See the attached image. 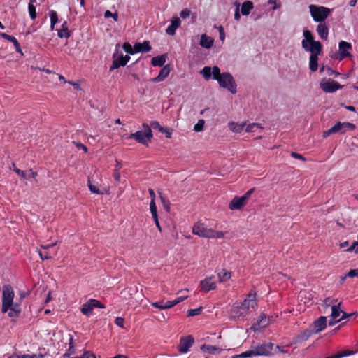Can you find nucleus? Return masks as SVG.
Listing matches in <instances>:
<instances>
[{"mask_svg": "<svg viewBox=\"0 0 358 358\" xmlns=\"http://www.w3.org/2000/svg\"><path fill=\"white\" fill-rule=\"evenodd\" d=\"M200 73L205 80H208L211 78L218 82L220 87L227 89L232 94L236 93V85L233 76L229 73H221L218 66H204Z\"/></svg>", "mask_w": 358, "mask_h": 358, "instance_id": "obj_1", "label": "nucleus"}, {"mask_svg": "<svg viewBox=\"0 0 358 358\" xmlns=\"http://www.w3.org/2000/svg\"><path fill=\"white\" fill-rule=\"evenodd\" d=\"M14 296L13 287L10 285L3 286L1 311L3 313H8L10 317H17L21 313L20 304L13 302Z\"/></svg>", "mask_w": 358, "mask_h": 358, "instance_id": "obj_2", "label": "nucleus"}, {"mask_svg": "<svg viewBox=\"0 0 358 358\" xmlns=\"http://www.w3.org/2000/svg\"><path fill=\"white\" fill-rule=\"evenodd\" d=\"M303 36L304 39L301 42L303 48L306 51L310 52V55H320L322 51V43L314 40L313 34L309 30L303 31Z\"/></svg>", "mask_w": 358, "mask_h": 358, "instance_id": "obj_3", "label": "nucleus"}, {"mask_svg": "<svg viewBox=\"0 0 358 358\" xmlns=\"http://www.w3.org/2000/svg\"><path fill=\"white\" fill-rule=\"evenodd\" d=\"M192 232L201 237L208 238H221L224 236L223 232L208 229L203 223L200 222L194 225L192 227Z\"/></svg>", "mask_w": 358, "mask_h": 358, "instance_id": "obj_4", "label": "nucleus"}, {"mask_svg": "<svg viewBox=\"0 0 358 358\" xmlns=\"http://www.w3.org/2000/svg\"><path fill=\"white\" fill-rule=\"evenodd\" d=\"M273 317L264 313H261L252 322L250 329L255 333H262L265 329L272 322Z\"/></svg>", "mask_w": 358, "mask_h": 358, "instance_id": "obj_5", "label": "nucleus"}, {"mask_svg": "<svg viewBox=\"0 0 358 358\" xmlns=\"http://www.w3.org/2000/svg\"><path fill=\"white\" fill-rule=\"evenodd\" d=\"M356 126L350 122H337L333 127L323 132V138H327L334 134H344L347 131L354 130Z\"/></svg>", "mask_w": 358, "mask_h": 358, "instance_id": "obj_6", "label": "nucleus"}, {"mask_svg": "<svg viewBox=\"0 0 358 358\" xmlns=\"http://www.w3.org/2000/svg\"><path fill=\"white\" fill-rule=\"evenodd\" d=\"M144 131H138L135 133L131 134L129 138L135 139L137 142L143 145H147L148 142L150 141L152 138V132L150 127L144 124Z\"/></svg>", "mask_w": 358, "mask_h": 358, "instance_id": "obj_7", "label": "nucleus"}, {"mask_svg": "<svg viewBox=\"0 0 358 358\" xmlns=\"http://www.w3.org/2000/svg\"><path fill=\"white\" fill-rule=\"evenodd\" d=\"M310 12L312 17L315 22H322L329 16L331 10L329 8L324 6H317L315 5L309 6Z\"/></svg>", "mask_w": 358, "mask_h": 358, "instance_id": "obj_8", "label": "nucleus"}, {"mask_svg": "<svg viewBox=\"0 0 358 358\" xmlns=\"http://www.w3.org/2000/svg\"><path fill=\"white\" fill-rule=\"evenodd\" d=\"M273 347V344L271 343L259 345L255 347L254 349L248 350V358L254 355L268 356L271 355Z\"/></svg>", "mask_w": 358, "mask_h": 358, "instance_id": "obj_9", "label": "nucleus"}, {"mask_svg": "<svg viewBox=\"0 0 358 358\" xmlns=\"http://www.w3.org/2000/svg\"><path fill=\"white\" fill-rule=\"evenodd\" d=\"M352 48V46L350 43L345 41H340L338 43L339 52L336 57V59L341 61L346 57H352V55L349 52V50H351Z\"/></svg>", "mask_w": 358, "mask_h": 358, "instance_id": "obj_10", "label": "nucleus"}, {"mask_svg": "<svg viewBox=\"0 0 358 358\" xmlns=\"http://www.w3.org/2000/svg\"><path fill=\"white\" fill-rule=\"evenodd\" d=\"M320 87L324 92L327 93L335 92L338 90H340L343 87V86L338 82L332 80H322L320 83Z\"/></svg>", "mask_w": 358, "mask_h": 358, "instance_id": "obj_11", "label": "nucleus"}, {"mask_svg": "<svg viewBox=\"0 0 358 358\" xmlns=\"http://www.w3.org/2000/svg\"><path fill=\"white\" fill-rule=\"evenodd\" d=\"M246 203V193L241 196H235L229 203V208L232 210H240Z\"/></svg>", "mask_w": 358, "mask_h": 358, "instance_id": "obj_12", "label": "nucleus"}, {"mask_svg": "<svg viewBox=\"0 0 358 358\" xmlns=\"http://www.w3.org/2000/svg\"><path fill=\"white\" fill-rule=\"evenodd\" d=\"M248 297V313L250 311H256L257 307V293L255 291L251 290L247 295Z\"/></svg>", "mask_w": 358, "mask_h": 358, "instance_id": "obj_13", "label": "nucleus"}, {"mask_svg": "<svg viewBox=\"0 0 358 358\" xmlns=\"http://www.w3.org/2000/svg\"><path fill=\"white\" fill-rule=\"evenodd\" d=\"M310 327L315 334L322 331L327 327V317L320 316Z\"/></svg>", "mask_w": 358, "mask_h": 358, "instance_id": "obj_14", "label": "nucleus"}, {"mask_svg": "<svg viewBox=\"0 0 358 358\" xmlns=\"http://www.w3.org/2000/svg\"><path fill=\"white\" fill-rule=\"evenodd\" d=\"M194 343V338L189 336L182 338L178 345V350L181 353L187 352Z\"/></svg>", "mask_w": 358, "mask_h": 358, "instance_id": "obj_15", "label": "nucleus"}, {"mask_svg": "<svg viewBox=\"0 0 358 358\" xmlns=\"http://www.w3.org/2000/svg\"><path fill=\"white\" fill-rule=\"evenodd\" d=\"M181 21L179 17H174L171 20V24L166 28V33L168 35L173 36L176 30L180 27Z\"/></svg>", "mask_w": 358, "mask_h": 358, "instance_id": "obj_16", "label": "nucleus"}, {"mask_svg": "<svg viewBox=\"0 0 358 358\" xmlns=\"http://www.w3.org/2000/svg\"><path fill=\"white\" fill-rule=\"evenodd\" d=\"M0 36L4 39H6V40L10 41L12 43V44H13L16 52L20 53L21 55H23L20 43L14 36H13L11 35H8L4 32H0Z\"/></svg>", "mask_w": 358, "mask_h": 358, "instance_id": "obj_17", "label": "nucleus"}, {"mask_svg": "<svg viewBox=\"0 0 358 358\" xmlns=\"http://www.w3.org/2000/svg\"><path fill=\"white\" fill-rule=\"evenodd\" d=\"M120 59H122V62H119L117 60L113 61V64L110 67V71H112L116 69H118L120 66H124L129 61L130 57L129 55H123V53L120 52Z\"/></svg>", "mask_w": 358, "mask_h": 358, "instance_id": "obj_18", "label": "nucleus"}, {"mask_svg": "<svg viewBox=\"0 0 358 358\" xmlns=\"http://www.w3.org/2000/svg\"><path fill=\"white\" fill-rule=\"evenodd\" d=\"M201 289L205 292H208L210 290L215 289L216 286L214 282H212V278H206L201 281Z\"/></svg>", "mask_w": 358, "mask_h": 358, "instance_id": "obj_19", "label": "nucleus"}, {"mask_svg": "<svg viewBox=\"0 0 358 358\" xmlns=\"http://www.w3.org/2000/svg\"><path fill=\"white\" fill-rule=\"evenodd\" d=\"M152 47L150 45V42L148 41H145L143 43H135V51L136 53L138 52H148L151 50Z\"/></svg>", "mask_w": 358, "mask_h": 358, "instance_id": "obj_20", "label": "nucleus"}, {"mask_svg": "<svg viewBox=\"0 0 358 358\" xmlns=\"http://www.w3.org/2000/svg\"><path fill=\"white\" fill-rule=\"evenodd\" d=\"M170 73V67L169 65H165L160 70L158 76L152 79V82L159 83L164 80Z\"/></svg>", "mask_w": 358, "mask_h": 358, "instance_id": "obj_21", "label": "nucleus"}, {"mask_svg": "<svg viewBox=\"0 0 358 358\" xmlns=\"http://www.w3.org/2000/svg\"><path fill=\"white\" fill-rule=\"evenodd\" d=\"M200 45L205 48H210L213 45V40L208 36L206 34H203L201 36V40L199 43Z\"/></svg>", "mask_w": 358, "mask_h": 358, "instance_id": "obj_22", "label": "nucleus"}, {"mask_svg": "<svg viewBox=\"0 0 358 358\" xmlns=\"http://www.w3.org/2000/svg\"><path fill=\"white\" fill-rule=\"evenodd\" d=\"M259 130V134L256 137H254V138H261L262 136V131H263V127L258 123H252L248 124V133H252L255 131Z\"/></svg>", "mask_w": 358, "mask_h": 358, "instance_id": "obj_23", "label": "nucleus"}, {"mask_svg": "<svg viewBox=\"0 0 358 358\" xmlns=\"http://www.w3.org/2000/svg\"><path fill=\"white\" fill-rule=\"evenodd\" d=\"M317 32L322 39H327L329 29L325 24H319L317 27Z\"/></svg>", "mask_w": 358, "mask_h": 358, "instance_id": "obj_24", "label": "nucleus"}, {"mask_svg": "<svg viewBox=\"0 0 358 358\" xmlns=\"http://www.w3.org/2000/svg\"><path fill=\"white\" fill-rule=\"evenodd\" d=\"M93 309L94 307L92 305L91 299H90L83 305L80 312L86 316H90L92 314Z\"/></svg>", "mask_w": 358, "mask_h": 358, "instance_id": "obj_25", "label": "nucleus"}, {"mask_svg": "<svg viewBox=\"0 0 358 358\" xmlns=\"http://www.w3.org/2000/svg\"><path fill=\"white\" fill-rule=\"evenodd\" d=\"M201 350L203 352H208L210 354H217L221 352L222 349L216 345H203L201 346Z\"/></svg>", "mask_w": 358, "mask_h": 358, "instance_id": "obj_26", "label": "nucleus"}, {"mask_svg": "<svg viewBox=\"0 0 358 358\" xmlns=\"http://www.w3.org/2000/svg\"><path fill=\"white\" fill-rule=\"evenodd\" d=\"M334 304L331 306V317L334 319H336L340 314L341 313L342 310L340 308V306L341 304V302H339L338 304H336L337 302V299H334L331 301Z\"/></svg>", "mask_w": 358, "mask_h": 358, "instance_id": "obj_27", "label": "nucleus"}, {"mask_svg": "<svg viewBox=\"0 0 358 358\" xmlns=\"http://www.w3.org/2000/svg\"><path fill=\"white\" fill-rule=\"evenodd\" d=\"M57 35L61 38H68L71 36V34L68 29V24H67L66 21H64L62 23V29L60 30H58Z\"/></svg>", "mask_w": 358, "mask_h": 358, "instance_id": "obj_28", "label": "nucleus"}, {"mask_svg": "<svg viewBox=\"0 0 358 358\" xmlns=\"http://www.w3.org/2000/svg\"><path fill=\"white\" fill-rule=\"evenodd\" d=\"M318 56L316 54L310 55L309 58V68L313 72H315L318 69Z\"/></svg>", "mask_w": 358, "mask_h": 358, "instance_id": "obj_29", "label": "nucleus"}, {"mask_svg": "<svg viewBox=\"0 0 358 358\" xmlns=\"http://www.w3.org/2000/svg\"><path fill=\"white\" fill-rule=\"evenodd\" d=\"M166 56L165 55L156 56L152 59L151 64L154 66H162L166 62Z\"/></svg>", "mask_w": 358, "mask_h": 358, "instance_id": "obj_30", "label": "nucleus"}, {"mask_svg": "<svg viewBox=\"0 0 358 358\" xmlns=\"http://www.w3.org/2000/svg\"><path fill=\"white\" fill-rule=\"evenodd\" d=\"M315 333L313 332V329L311 327H310L309 329H307L304 330L303 332H301L297 337V339L299 341H306L311 335L315 334Z\"/></svg>", "mask_w": 358, "mask_h": 358, "instance_id": "obj_31", "label": "nucleus"}, {"mask_svg": "<svg viewBox=\"0 0 358 358\" xmlns=\"http://www.w3.org/2000/svg\"><path fill=\"white\" fill-rule=\"evenodd\" d=\"M217 276L220 282H225L231 278V273L222 269L217 273Z\"/></svg>", "mask_w": 358, "mask_h": 358, "instance_id": "obj_32", "label": "nucleus"}, {"mask_svg": "<svg viewBox=\"0 0 358 358\" xmlns=\"http://www.w3.org/2000/svg\"><path fill=\"white\" fill-rule=\"evenodd\" d=\"M50 28L52 30L54 29L55 25L58 22V15L56 11L51 10H50Z\"/></svg>", "mask_w": 358, "mask_h": 358, "instance_id": "obj_33", "label": "nucleus"}, {"mask_svg": "<svg viewBox=\"0 0 358 358\" xmlns=\"http://www.w3.org/2000/svg\"><path fill=\"white\" fill-rule=\"evenodd\" d=\"M245 124V122H243L241 124L231 122V123H229V127H230V129L233 131H234V132H241V131H243Z\"/></svg>", "mask_w": 358, "mask_h": 358, "instance_id": "obj_34", "label": "nucleus"}, {"mask_svg": "<svg viewBox=\"0 0 358 358\" xmlns=\"http://www.w3.org/2000/svg\"><path fill=\"white\" fill-rule=\"evenodd\" d=\"M122 48L125 52L130 55H134L136 53L135 45L132 46L129 43L125 42L123 44Z\"/></svg>", "mask_w": 358, "mask_h": 358, "instance_id": "obj_35", "label": "nucleus"}, {"mask_svg": "<svg viewBox=\"0 0 358 358\" xmlns=\"http://www.w3.org/2000/svg\"><path fill=\"white\" fill-rule=\"evenodd\" d=\"M28 10L29 14L31 20H35L36 18V7L34 5L31 3H29L28 5Z\"/></svg>", "mask_w": 358, "mask_h": 358, "instance_id": "obj_36", "label": "nucleus"}, {"mask_svg": "<svg viewBox=\"0 0 358 358\" xmlns=\"http://www.w3.org/2000/svg\"><path fill=\"white\" fill-rule=\"evenodd\" d=\"M205 124V121L203 120H199L198 122L194 125V130L196 132H200L203 131Z\"/></svg>", "mask_w": 358, "mask_h": 358, "instance_id": "obj_37", "label": "nucleus"}, {"mask_svg": "<svg viewBox=\"0 0 358 358\" xmlns=\"http://www.w3.org/2000/svg\"><path fill=\"white\" fill-rule=\"evenodd\" d=\"M202 309H203L202 307H199V308H195V309H190L188 310L187 316L188 317H194L196 315H199L201 313Z\"/></svg>", "mask_w": 358, "mask_h": 358, "instance_id": "obj_38", "label": "nucleus"}, {"mask_svg": "<svg viewBox=\"0 0 358 358\" xmlns=\"http://www.w3.org/2000/svg\"><path fill=\"white\" fill-rule=\"evenodd\" d=\"M13 166L14 167L13 169V171L17 174L19 175L21 178H24V179H29V176H28V175L27 174L26 171H21L20 169H19L18 168H16L15 166V164H13Z\"/></svg>", "mask_w": 358, "mask_h": 358, "instance_id": "obj_39", "label": "nucleus"}, {"mask_svg": "<svg viewBox=\"0 0 358 358\" xmlns=\"http://www.w3.org/2000/svg\"><path fill=\"white\" fill-rule=\"evenodd\" d=\"M88 187H89L90 190V192L94 193V194H101V192L99 190V189L97 187H96L95 185H92L91 183L90 178H88Z\"/></svg>", "mask_w": 358, "mask_h": 358, "instance_id": "obj_40", "label": "nucleus"}, {"mask_svg": "<svg viewBox=\"0 0 358 358\" xmlns=\"http://www.w3.org/2000/svg\"><path fill=\"white\" fill-rule=\"evenodd\" d=\"M150 213L152 214V216L157 215V206H156V204H155V198H152L151 199V201H150Z\"/></svg>", "mask_w": 358, "mask_h": 358, "instance_id": "obj_41", "label": "nucleus"}, {"mask_svg": "<svg viewBox=\"0 0 358 358\" xmlns=\"http://www.w3.org/2000/svg\"><path fill=\"white\" fill-rule=\"evenodd\" d=\"M73 358H96L94 353L91 351L85 350L84 353L78 357H75Z\"/></svg>", "mask_w": 358, "mask_h": 358, "instance_id": "obj_42", "label": "nucleus"}, {"mask_svg": "<svg viewBox=\"0 0 358 358\" xmlns=\"http://www.w3.org/2000/svg\"><path fill=\"white\" fill-rule=\"evenodd\" d=\"M120 45L117 44L115 52L113 53V61L117 60L119 62H122V59H120V52L121 51L119 50Z\"/></svg>", "mask_w": 358, "mask_h": 358, "instance_id": "obj_43", "label": "nucleus"}, {"mask_svg": "<svg viewBox=\"0 0 358 358\" xmlns=\"http://www.w3.org/2000/svg\"><path fill=\"white\" fill-rule=\"evenodd\" d=\"M104 17L106 18H108V17H111L113 18V20L115 21H117L118 20V14H117V13H112L110 10H106L104 13Z\"/></svg>", "mask_w": 358, "mask_h": 358, "instance_id": "obj_44", "label": "nucleus"}, {"mask_svg": "<svg viewBox=\"0 0 358 358\" xmlns=\"http://www.w3.org/2000/svg\"><path fill=\"white\" fill-rule=\"evenodd\" d=\"M91 303H92V305L93 306L94 308H106L104 304H103L102 303H101L99 301H98L96 299H91Z\"/></svg>", "mask_w": 358, "mask_h": 358, "instance_id": "obj_45", "label": "nucleus"}, {"mask_svg": "<svg viewBox=\"0 0 358 358\" xmlns=\"http://www.w3.org/2000/svg\"><path fill=\"white\" fill-rule=\"evenodd\" d=\"M114 323L120 327L122 329H124V319L121 317H117L115 318Z\"/></svg>", "mask_w": 358, "mask_h": 358, "instance_id": "obj_46", "label": "nucleus"}, {"mask_svg": "<svg viewBox=\"0 0 358 358\" xmlns=\"http://www.w3.org/2000/svg\"><path fill=\"white\" fill-rule=\"evenodd\" d=\"M164 301H157V302H152L151 303V305L156 308H158V309H160V310H164Z\"/></svg>", "mask_w": 358, "mask_h": 358, "instance_id": "obj_47", "label": "nucleus"}, {"mask_svg": "<svg viewBox=\"0 0 358 358\" xmlns=\"http://www.w3.org/2000/svg\"><path fill=\"white\" fill-rule=\"evenodd\" d=\"M268 3L269 4H273V10H277L280 8L281 3L279 0H268Z\"/></svg>", "mask_w": 358, "mask_h": 358, "instance_id": "obj_48", "label": "nucleus"}, {"mask_svg": "<svg viewBox=\"0 0 358 358\" xmlns=\"http://www.w3.org/2000/svg\"><path fill=\"white\" fill-rule=\"evenodd\" d=\"M164 208L169 212L170 210V203L168 200L164 198L162 196H160Z\"/></svg>", "mask_w": 358, "mask_h": 358, "instance_id": "obj_49", "label": "nucleus"}, {"mask_svg": "<svg viewBox=\"0 0 358 358\" xmlns=\"http://www.w3.org/2000/svg\"><path fill=\"white\" fill-rule=\"evenodd\" d=\"M190 13L191 11L189 9L185 8L181 10L180 13V17L182 19H186L190 15Z\"/></svg>", "mask_w": 358, "mask_h": 358, "instance_id": "obj_50", "label": "nucleus"}, {"mask_svg": "<svg viewBox=\"0 0 358 358\" xmlns=\"http://www.w3.org/2000/svg\"><path fill=\"white\" fill-rule=\"evenodd\" d=\"M346 276H348V278H358V268L350 270V271L346 274Z\"/></svg>", "mask_w": 358, "mask_h": 358, "instance_id": "obj_51", "label": "nucleus"}, {"mask_svg": "<svg viewBox=\"0 0 358 358\" xmlns=\"http://www.w3.org/2000/svg\"><path fill=\"white\" fill-rule=\"evenodd\" d=\"M160 132L165 134L166 137L170 138L171 137L172 131L168 128H160Z\"/></svg>", "mask_w": 358, "mask_h": 358, "instance_id": "obj_52", "label": "nucleus"}, {"mask_svg": "<svg viewBox=\"0 0 358 358\" xmlns=\"http://www.w3.org/2000/svg\"><path fill=\"white\" fill-rule=\"evenodd\" d=\"M291 156L297 159H300V160H303V161L306 160V158L302 155L295 152H292Z\"/></svg>", "mask_w": 358, "mask_h": 358, "instance_id": "obj_53", "label": "nucleus"}, {"mask_svg": "<svg viewBox=\"0 0 358 358\" xmlns=\"http://www.w3.org/2000/svg\"><path fill=\"white\" fill-rule=\"evenodd\" d=\"M150 126L154 129H157L159 131H160V128H163V127H162L159 123L157 121H152L150 123Z\"/></svg>", "mask_w": 358, "mask_h": 358, "instance_id": "obj_54", "label": "nucleus"}, {"mask_svg": "<svg viewBox=\"0 0 358 358\" xmlns=\"http://www.w3.org/2000/svg\"><path fill=\"white\" fill-rule=\"evenodd\" d=\"M113 177H114V179L117 182H119L120 180V171H118L117 169H114Z\"/></svg>", "mask_w": 358, "mask_h": 358, "instance_id": "obj_55", "label": "nucleus"}, {"mask_svg": "<svg viewBox=\"0 0 358 358\" xmlns=\"http://www.w3.org/2000/svg\"><path fill=\"white\" fill-rule=\"evenodd\" d=\"M39 255L43 260L48 259L51 257L46 251L39 252Z\"/></svg>", "mask_w": 358, "mask_h": 358, "instance_id": "obj_56", "label": "nucleus"}, {"mask_svg": "<svg viewBox=\"0 0 358 358\" xmlns=\"http://www.w3.org/2000/svg\"><path fill=\"white\" fill-rule=\"evenodd\" d=\"M187 296H180V297H178L176 298V299H174L173 301L174 306L177 305L178 303L183 301Z\"/></svg>", "mask_w": 358, "mask_h": 358, "instance_id": "obj_57", "label": "nucleus"}, {"mask_svg": "<svg viewBox=\"0 0 358 358\" xmlns=\"http://www.w3.org/2000/svg\"><path fill=\"white\" fill-rule=\"evenodd\" d=\"M164 310L171 308L174 306V304L172 301H164Z\"/></svg>", "mask_w": 358, "mask_h": 358, "instance_id": "obj_58", "label": "nucleus"}, {"mask_svg": "<svg viewBox=\"0 0 358 358\" xmlns=\"http://www.w3.org/2000/svg\"><path fill=\"white\" fill-rule=\"evenodd\" d=\"M73 143L77 148L83 149L85 152H87V148L85 145L82 144L81 143L76 142H73Z\"/></svg>", "mask_w": 358, "mask_h": 358, "instance_id": "obj_59", "label": "nucleus"}, {"mask_svg": "<svg viewBox=\"0 0 358 358\" xmlns=\"http://www.w3.org/2000/svg\"><path fill=\"white\" fill-rule=\"evenodd\" d=\"M241 17V15L239 13V4H236V8L234 13V19L238 20Z\"/></svg>", "mask_w": 358, "mask_h": 358, "instance_id": "obj_60", "label": "nucleus"}, {"mask_svg": "<svg viewBox=\"0 0 358 358\" xmlns=\"http://www.w3.org/2000/svg\"><path fill=\"white\" fill-rule=\"evenodd\" d=\"M152 217H153V220L155 221V223L157 229H159V231H162V228H161V226L159 224V220H158L157 215L152 216Z\"/></svg>", "mask_w": 358, "mask_h": 358, "instance_id": "obj_61", "label": "nucleus"}, {"mask_svg": "<svg viewBox=\"0 0 358 358\" xmlns=\"http://www.w3.org/2000/svg\"><path fill=\"white\" fill-rule=\"evenodd\" d=\"M327 73L329 76L336 75L338 76L339 73L334 71L332 69L328 67L327 68Z\"/></svg>", "mask_w": 358, "mask_h": 358, "instance_id": "obj_62", "label": "nucleus"}, {"mask_svg": "<svg viewBox=\"0 0 358 358\" xmlns=\"http://www.w3.org/2000/svg\"><path fill=\"white\" fill-rule=\"evenodd\" d=\"M231 358H246V351L239 355H233Z\"/></svg>", "mask_w": 358, "mask_h": 358, "instance_id": "obj_63", "label": "nucleus"}, {"mask_svg": "<svg viewBox=\"0 0 358 358\" xmlns=\"http://www.w3.org/2000/svg\"><path fill=\"white\" fill-rule=\"evenodd\" d=\"M241 13L243 15H246V1L242 3Z\"/></svg>", "mask_w": 358, "mask_h": 358, "instance_id": "obj_64", "label": "nucleus"}]
</instances>
